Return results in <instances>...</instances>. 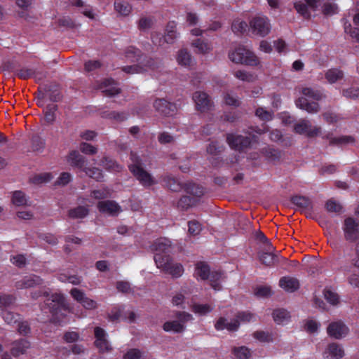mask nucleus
<instances>
[{
  "instance_id": "f257e3e1",
  "label": "nucleus",
  "mask_w": 359,
  "mask_h": 359,
  "mask_svg": "<svg viewBox=\"0 0 359 359\" xmlns=\"http://www.w3.org/2000/svg\"><path fill=\"white\" fill-rule=\"evenodd\" d=\"M45 297L44 304L41 306V309H49L51 314L50 320L58 325H62L67 321L68 313H70V309L67 304L62 293H43Z\"/></svg>"
},
{
  "instance_id": "f03ea898",
  "label": "nucleus",
  "mask_w": 359,
  "mask_h": 359,
  "mask_svg": "<svg viewBox=\"0 0 359 359\" xmlns=\"http://www.w3.org/2000/svg\"><path fill=\"white\" fill-rule=\"evenodd\" d=\"M154 259L158 269L173 278L180 277L184 272L183 266L180 263L175 262L169 255L156 253Z\"/></svg>"
},
{
  "instance_id": "7ed1b4c3",
  "label": "nucleus",
  "mask_w": 359,
  "mask_h": 359,
  "mask_svg": "<svg viewBox=\"0 0 359 359\" xmlns=\"http://www.w3.org/2000/svg\"><path fill=\"white\" fill-rule=\"evenodd\" d=\"M196 275L202 280H208L212 288L215 290H221L222 274L218 271H212L208 264L199 262L196 264Z\"/></svg>"
},
{
  "instance_id": "20e7f679",
  "label": "nucleus",
  "mask_w": 359,
  "mask_h": 359,
  "mask_svg": "<svg viewBox=\"0 0 359 359\" xmlns=\"http://www.w3.org/2000/svg\"><path fill=\"white\" fill-rule=\"evenodd\" d=\"M229 59L237 64L256 66L259 63V58L248 49L239 46L229 53Z\"/></svg>"
},
{
  "instance_id": "39448f33",
  "label": "nucleus",
  "mask_w": 359,
  "mask_h": 359,
  "mask_svg": "<svg viewBox=\"0 0 359 359\" xmlns=\"http://www.w3.org/2000/svg\"><path fill=\"white\" fill-rule=\"evenodd\" d=\"M257 136L252 135V138L241 135L228 134L226 136V141L229 146L236 150L243 151L250 147L252 140L255 141Z\"/></svg>"
},
{
  "instance_id": "423d86ee",
  "label": "nucleus",
  "mask_w": 359,
  "mask_h": 359,
  "mask_svg": "<svg viewBox=\"0 0 359 359\" xmlns=\"http://www.w3.org/2000/svg\"><path fill=\"white\" fill-rule=\"evenodd\" d=\"M156 111L162 116H173L177 113L178 109L175 103L170 102L163 98H156L153 104Z\"/></svg>"
},
{
  "instance_id": "0eeeda50",
  "label": "nucleus",
  "mask_w": 359,
  "mask_h": 359,
  "mask_svg": "<svg viewBox=\"0 0 359 359\" xmlns=\"http://www.w3.org/2000/svg\"><path fill=\"white\" fill-rule=\"evenodd\" d=\"M250 27L254 34L262 37L266 36L271 29L268 19L264 16L253 18L250 22Z\"/></svg>"
},
{
  "instance_id": "6e6552de",
  "label": "nucleus",
  "mask_w": 359,
  "mask_h": 359,
  "mask_svg": "<svg viewBox=\"0 0 359 359\" xmlns=\"http://www.w3.org/2000/svg\"><path fill=\"white\" fill-rule=\"evenodd\" d=\"M320 0H304L299 1L294 4L297 12L305 19L311 18V11H316Z\"/></svg>"
},
{
  "instance_id": "1a4fd4ad",
  "label": "nucleus",
  "mask_w": 359,
  "mask_h": 359,
  "mask_svg": "<svg viewBox=\"0 0 359 359\" xmlns=\"http://www.w3.org/2000/svg\"><path fill=\"white\" fill-rule=\"evenodd\" d=\"M294 131L300 135H306L308 137H315L320 132V127L312 126L310 121L307 120H301L294 126Z\"/></svg>"
},
{
  "instance_id": "9d476101",
  "label": "nucleus",
  "mask_w": 359,
  "mask_h": 359,
  "mask_svg": "<svg viewBox=\"0 0 359 359\" xmlns=\"http://www.w3.org/2000/svg\"><path fill=\"white\" fill-rule=\"evenodd\" d=\"M348 332V327L340 320L331 323L327 328L328 335L337 339L346 337Z\"/></svg>"
},
{
  "instance_id": "9b49d317",
  "label": "nucleus",
  "mask_w": 359,
  "mask_h": 359,
  "mask_svg": "<svg viewBox=\"0 0 359 359\" xmlns=\"http://www.w3.org/2000/svg\"><path fill=\"white\" fill-rule=\"evenodd\" d=\"M193 100L196 104V109L201 112L207 111L212 107V102L208 95L204 92H195L193 95Z\"/></svg>"
},
{
  "instance_id": "f8f14e48",
  "label": "nucleus",
  "mask_w": 359,
  "mask_h": 359,
  "mask_svg": "<svg viewBox=\"0 0 359 359\" xmlns=\"http://www.w3.org/2000/svg\"><path fill=\"white\" fill-rule=\"evenodd\" d=\"M273 247L271 243L265 246L266 251L259 252V259L264 265L271 266L279 262L278 257L272 252Z\"/></svg>"
},
{
  "instance_id": "ddd939ff",
  "label": "nucleus",
  "mask_w": 359,
  "mask_h": 359,
  "mask_svg": "<svg viewBox=\"0 0 359 359\" xmlns=\"http://www.w3.org/2000/svg\"><path fill=\"white\" fill-rule=\"evenodd\" d=\"M97 208L100 212L111 216L117 215L121 210L120 205L116 202L109 200L98 202Z\"/></svg>"
},
{
  "instance_id": "4468645a",
  "label": "nucleus",
  "mask_w": 359,
  "mask_h": 359,
  "mask_svg": "<svg viewBox=\"0 0 359 359\" xmlns=\"http://www.w3.org/2000/svg\"><path fill=\"white\" fill-rule=\"evenodd\" d=\"M345 237L346 239L351 241H355L358 238L359 231L358 229V224L351 217L345 219Z\"/></svg>"
},
{
  "instance_id": "2eb2a0df",
  "label": "nucleus",
  "mask_w": 359,
  "mask_h": 359,
  "mask_svg": "<svg viewBox=\"0 0 359 359\" xmlns=\"http://www.w3.org/2000/svg\"><path fill=\"white\" fill-rule=\"evenodd\" d=\"M67 162L74 168L82 171L86 168L88 161L85 156L80 154L78 151H72L67 156Z\"/></svg>"
},
{
  "instance_id": "dca6fc26",
  "label": "nucleus",
  "mask_w": 359,
  "mask_h": 359,
  "mask_svg": "<svg viewBox=\"0 0 359 359\" xmlns=\"http://www.w3.org/2000/svg\"><path fill=\"white\" fill-rule=\"evenodd\" d=\"M138 64L125 66L122 67V71L127 74H142L146 72V67H151L154 62L151 58H147L145 62H137Z\"/></svg>"
},
{
  "instance_id": "f3484780",
  "label": "nucleus",
  "mask_w": 359,
  "mask_h": 359,
  "mask_svg": "<svg viewBox=\"0 0 359 359\" xmlns=\"http://www.w3.org/2000/svg\"><path fill=\"white\" fill-rule=\"evenodd\" d=\"M42 284V280L36 275L25 276L21 280L16 283L18 290H28Z\"/></svg>"
},
{
  "instance_id": "a211bd4d",
  "label": "nucleus",
  "mask_w": 359,
  "mask_h": 359,
  "mask_svg": "<svg viewBox=\"0 0 359 359\" xmlns=\"http://www.w3.org/2000/svg\"><path fill=\"white\" fill-rule=\"evenodd\" d=\"M134 169L135 170H132L131 172L143 186L150 187L155 183L151 175L142 167L135 168Z\"/></svg>"
},
{
  "instance_id": "6ab92c4d",
  "label": "nucleus",
  "mask_w": 359,
  "mask_h": 359,
  "mask_svg": "<svg viewBox=\"0 0 359 359\" xmlns=\"http://www.w3.org/2000/svg\"><path fill=\"white\" fill-rule=\"evenodd\" d=\"M295 104L297 107L306 111L309 114H316L320 111V104L316 102H309L306 97H299Z\"/></svg>"
},
{
  "instance_id": "aec40b11",
  "label": "nucleus",
  "mask_w": 359,
  "mask_h": 359,
  "mask_svg": "<svg viewBox=\"0 0 359 359\" xmlns=\"http://www.w3.org/2000/svg\"><path fill=\"white\" fill-rule=\"evenodd\" d=\"M344 355L343 348L337 343H331L328 344L324 352V358L325 359H341Z\"/></svg>"
},
{
  "instance_id": "412c9836",
  "label": "nucleus",
  "mask_w": 359,
  "mask_h": 359,
  "mask_svg": "<svg viewBox=\"0 0 359 359\" xmlns=\"http://www.w3.org/2000/svg\"><path fill=\"white\" fill-rule=\"evenodd\" d=\"M29 347L30 343L28 340L25 339L15 340L12 343L11 354L13 357H18L20 355L25 354Z\"/></svg>"
},
{
  "instance_id": "4be33fe9",
  "label": "nucleus",
  "mask_w": 359,
  "mask_h": 359,
  "mask_svg": "<svg viewBox=\"0 0 359 359\" xmlns=\"http://www.w3.org/2000/svg\"><path fill=\"white\" fill-rule=\"evenodd\" d=\"M279 286L285 291L295 292L299 289L300 283L294 277L284 276L280 279Z\"/></svg>"
},
{
  "instance_id": "5701e85b",
  "label": "nucleus",
  "mask_w": 359,
  "mask_h": 359,
  "mask_svg": "<svg viewBox=\"0 0 359 359\" xmlns=\"http://www.w3.org/2000/svg\"><path fill=\"white\" fill-rule=\"evenodd\" d=\"M152 250L155 251L156 253H160L161 255H167L171 250V242L170 240L165 238H160L156 240L151 245Z\"/></svg>"
},
{
  "instance_id": "b1692460",
  "label": "nucleus",
  "mask_w": 359,
  "mask_h": 359,
  "mask_svg": "<svg viewBox=\"0 0 359 359\" xmlns=\"http://www.w3.org/2000/svg\"><path fill=\"white\" fill-rule=\"evenodd\" d=\"M125 56L130 62H145V60L148 58L144 57V60H142V57L144 56V54L140 49L134 46L127 48Z\"/></svg>"
},
{
  "instance_id": "393cba45",
  "label": "nucleus",
  "mask_w": 359,
  "mask_h": 359,
  "mask_svg": "<svg viewBox=\"0 0 359 359\" xmlns=\"http://www.w3.org/2000/svg\"><path fill=\"white\" fill-rule=\"evenodd\" d=\"M75 300L79 302L86 309H95L97 307V303L86 296V293H71Z\"/></svg>"
},
{
  "instance_id": "a878e982",
  "label": "nucleus",
  "mask_w": 359,
  "mask_h": 359,
  "mask_svg": "<svg viewBox=\"0 0 359 359\" xmlns=\"http://www.w3.org/2000/svg\"><path fill=\"white\" fill-rule=\"evenodd\" d=\"M261 153L270 162L279 161L282 156L281 151L272 147H266L262 149Z\"/></svg>"
},
{
  "instance_id": "bb28decb",
  "label": "nucleus",
  "mask_w": 359,
  "mask_h": 359,
  "mask_svg": "<svg viewBox=\"0 0 359 359\" xmlns=\"http://www.w3.org/2000/svg\"><path fill=\"white\" fill-rule=\"evenodd\" d=\"M177 61L179 65L184 67H190L194 64L192 56L187 49H181L178 51Z\"/></svg>"
},
{
  "instance_id": "cd10ccee",
  "label": "nucleus",
  "mask_w": 359,
  "mask_h": 359,
  "mask_svg": "<svg viewBox=\"0 0 359 359\" xmlns=\"http://www.w3.org/2000/svg\"><path fill=\"white\" fill-rule=\"evenodd\" d=\"M163 182L165 186L172 191H180L184 189V184H182L177 179L171 175H166L163 177Z\"/></svg>"
},
{
  "instance_id": "c85d7f7f",
  "label": "nucleus",
  "mask_w": 359,
  "mask_h": 359,
  "mask_svg": "<svg viewBox=\"0 0 359 359\" xmlns=\"http://www.w3.org/2000/svg\"><path fill=\"white\" fill-rule=\"evenodd\" d=\"M272 316L273 320L279 325L287 322L290 318V313L284 309H275Z\"/></svg>"
},
{
  "instance_id": "c756f323",
  "label": "nucleus",
  "mask_w": 359,
  "mask_h": 359,
  "mask_svg": "<svg viewBox=\"0 0 359 359\" xmlns=\"http://www.w3.org/2000/svg\"><path fill=\"white\" fill-rule=\"evenodd\" d=\"M163 328L165 332L182 333L184 331L185 326L178 320H172L165 322L163 324Z\"/></svg>"
},
{
  "instance_id": "7c9ffc66",
  "label": "nucleus",
  "mask_w": 359,
  "mask_h": 359,
  "mask_svg": "<svg viewBox=\"0 0 359 359\" xmlns=\"http://www.w3.org/2000/svg\"><path fill=\"white\" fill-rule=\"evenodd\" d=\"M89 213V210L86 206L79 205L72 208L68 211V216L72 219H82Z\"/></svg>"
},
{
  "instance_id": "2f4dec72",
  "label": "nucleus",
  "mask_w": 359,
  "mask_h": 359,
  "mask_svg": "<svg viewBox=\"0 0 359 359\" xmlns=\"http://www.w3.org/2000/svg\"><path fill=\"white\" fill-rule=\"evenodd\" d=\"M184 189L187 194L194 196V198H199L203 195V189L202 187L193 182H188L184 184Z\"/></svg>"
},
{
  "instance_id": "473e14b6",
  "label": "nucleus",
  "mask_w": 359,
  "mask_h": 359,
  "mask_svg": "<svg viewBox=\"0 0 359 359\" xmlns=\"http://www.w3.org/2000/svg\"><path fill=\"white\" fill-rule=\"evenodd\" d=\"M46 97L52 102H58L61 100L60 91L56 85L46 86Z\"/></svg>"
},
{
  "instance_id": "72a5a7b5",
  "label": "nucleus",
  "mask_w": 359,
  "mask_h": 359,
  "mask_svg": "<svg viewBox=\"0 0 359 359\" xmlns=\"http://www.w3.org/2000/svg\"><path fill=\"white\" fill-rule=\"evenodd\" d=\"M302 93L304 96L312 98L316 101H320L326 97V95L323 94L322 91L311 88H302Z\"/></svg>"
},
{
  "instance_id": "f704fd0d",
  "label": "nucleus",
  "mask_w": 359,
  "mask_h": 359,
  "mask_svg": "<svg viewBox=\"0 0 359 359\" xmlns=\"http://www.w3.org/2000/svg\"><path fill=\"white\" fill-rule=\"evenodd\" d=\"M291 201L301 209L311 208V201L309 198L301 196H295L291 198Z\"/></svg>"
},
{
  "instance_id": "c9c22d12",
  "label": "nucleus",
  "mask_w": 359,
  "mask_h": 359,
  "mask_svg": "<svg viewBox=\"0 0 359 359\" xmlns=\"http://www.w3.org/2000/svg\"><path fill=\"white\" fill-rule=\"evenodd\" d=\"M177 38L176 27L173 22L168 24L166 27V34L163 37V41L167 43H173Z\"/></svg>"
},
{
  "instance_id": "e433bc0d",
  "label": "nucleus",
  "mask_w": 359,
  "mask_h": 359,
  "mask_svg": "<svg viewBox=\"0 0 359 359\" xmlns=\"http://www.w3.org/2000/svg\"><path fill=\"white\" fill-rule=\"evenodd\" d=\"M83 172H84L87 176H88L89 177H90L97 182L103 181V178H104L103 172H102V170L99 169L98 168L86 167V168H84V170Z\"/></svg>"
},
{
  "instance_id": "4c0bfd02",
  "label": "nucleus",
  "mask_w": 359,
  "mask_h": 359,
  "mask_svg": "<svg viewBox=\"0 0 359 359\" xmlns=\"http://www.w3.org/2000/svg\"><path fill=\"white\" fill-rule=\"evenodd\" d=\"M100 165L105 170L109 171H119L121 169V167L116 161L107 156L103 157L100 160Z\"/></svg>"
},
{
  "instance_id": "58836bf2",
  "label": "nucleus",
  "mask_w": 359,
  "mask_h": 359,
  "mask_svg": "<svg viewBox=\"0 0 359 359\" xmlns=\"http://www.w3.org/2000/svg\"><path fill=\"white\" fill-rule=\"evenodd\" d=\"M2 317L4 321L8 325H15L21 320L20 316L18 313L4 310L2 311Z\"/></svg>"
},
{
  "instance_id": "ea45409f",
  "label": "nucleus",
  "mask_w": 359,
  "mask_h": 359,
  "mask_svg": "<svg viewBox=\"0 0 359 359\" xmlns=\"http://www.w3.org/2000/svg\"><path fill=\"white\" fill-rule=\"evenodd\" d=\"M343 76V72L338 69H329L325 74V78L330 83H335L338 80L341 79Z\"/></svg>"
},
{
  "instance_id": "a19ab883",
  "label": "nucleus",
  "mask_w": 359,
  "mask_h": 359,
  "mask_svg": "<svg viewBox=\"0 0 359 359\" xmlns=\"http://www.w3.org/2000/svg\"><path fill=\"white\" fill-rule=\"evenodd\" d=\"M212 309L213 308L208 304H194L191 306V311L199 316H205L211 312Z\"/></svg>"
},
{
  "instance_id": "79ce46f5",
  "label": "nucleus",
  "mask_w": 359,
  "mask_h": 359,
  "mask_svg": "<svg viewBox=\"0 0 359 359\" xmlns=\"http://www.w3.org/2000/svg\"><path fill=\"white\" fill-rule=\"evenodd\" d=\"M196 201L197 200L195 198H192L188 196H183L179 200L177 207L182 210H186L189 208L195 205Z\"/></svg>"
},
{
  "instance_id": "37998d69",
  "label": "nucleus",
  "mask_w": 359,
  "mask_h": 359,
  "mask_svg": "<svg viewBox=\"0 0 359 359\" xmlns=\"http://www.w3.org/2000/svg\"><path fill=\"white\" fill-rule=\"evenodd\" d=\"M128 114L126 112L121 111H111L105 113L104 117L108 118L109 119H113L116 121L117 122H123L128 118Z\"/></svg>"
},
{
  "instance_id": "c03bdc74",
  "label": "nucleus",
  "mask_w": 359,
  "mask_h": 359,
  "mask_svg": "<svg viewBox=\"0 0 359 359\" xmlns=\"http://www.w3.org/2000/svg\"><path fill=\"white\" fill-rule=\"evenodd\" d=\"M12 202L18 206L25 205L27 204L25 194L21 191H15L12 197Z\"/></svg>"
},
{
  "instance_id": "a18cd8bd",
  "label": "nucleus",
  "mask_w": 359,
  "mask_h": 359,
  "mask_svg": "<svg viewBox=\"0 0 359 359\" xmlns=\"http://www.w3.org/2000/svg\"><path fill=\"white\" fill-rule=\"evenodd\" d=\"M325 208L329 212L339 214L342 210V206L334 199L328 200L325 203Z\"/></svg>"
},
{
  "instance_id": "49530a36",
  "label": "nucleus",
  "mask_w": 359,
  "mask_h": 359,
  "mask_svg": "<svg viewBox=\"0 0 359 359\" xmlns=\"http://www.w3.org/2000/svg\"><path fill=\"white\" fill-rule=\"evenodd\" d=\"M233 353L238 359H248L250 356V351L246 346L235 347Z\"/></svg>"
},
{
  "instance_id": "de8ad7c7",
  "label": "nucleus",
  "mask_w": 359,
  "mask_h": 359,
  "mask_svg": "<svg viewBox=\"0 0 359 359\" xmlns=\"http://www.w3.org/2000/svg\"><path fill=\"white\" fill-rule=\"evenodd\" d=\"M192 46L197 49L196 52L198 53L204 54L210 50L209 45L199 39L194 40L192 42Z\"/></svg>"
},
{
  "instance_id": "09e8293b",
  "label": "nucleus",
  "mask_w": 359,
  "mask_h": 359,
  "mask_svg": "<svg viewBox=\"0 0 359 359\" xmlns=\"http://www.w3.org/2000/svg\"><path fill=\"white\" fill-rule=\"evenodd\" d=\"M253 337L261 342H270L273 341L272 334L262 330L255 332L253 333Z\"/></svg>"
},
{
  "instance_id": "8fccbe9b",
  "label": "nucleus",
  "mask_w": 359,
  "mask_h": 359,
  "mask_svg": "<svg viewBox=\"0 0 359 359\" xmlns=\"http://www.w3.org/2000/svg\"><path fill=\"white\" fill-rule=\"evenodd\" d=\"M247 27V23L240 20H234L231 25L232 31L237 34H243L246 30Z\"/></svg>"
},
{
  "instance_id": "3c124183",
  "label": "nucleus",
  "mask_w": 359,
  "mask_h": 359,
  "mask_svg": "<svg viewBox=\"0 0 359 359\" xmlns=\"http://www.w3.org/2000/svg\"><path fill=\"white\" fill-rule=\"evenodd\" d=\"M234 76L237 79L247 82H253L255 79L253 74L243 70H238L235 72Z\"/></svg>"
},
{
  "instance_id": "603ef678",
  "label": "nucleus",
  "mask_w": 359,
  "mask_h": 359,
  "mask_svg": "<svg viewBox=\"0 0 359 359\" xmlns=\"http://www.w3.org/2000/svg\"><path fill=\"white\" fill-rule=\"evenodd\" d=\"M153 25V19L151 18L142 17L138 21V29L140 31H145L151 28Z\"/></svg>"
},
{
  "instance_id": "864d4df0",
  "label": "nucleus",
  "mask_w": 359,
  "mask_h": 359,
  "mask_svg": "<svg viewBox=\"0 0 359 359\" xmlns=\"http://www.w3.org/2000/svg\"><path fill=\"white\" fill-rule=\"evenodd\" d=\"M255 115L259 117L261 120L264 121H269L273 118V113L265 110L262 107H258L255 111Z\"/></svg>"
},
{
  "instance_id": "5fc2aeb1",
  "label": "nucleus",
  "mask_w": 359,
  "mask_h": 359,
  "mask_svg": "<svg viewBox=\"0 0 359 359\" xmlns=\"http://www.w3.org/2000/svg\"><path fill=\"white\" fill-rule=\"evenodd\" d=\"M114 7L116 11L123 15H128L131 11V7L127 3L115 2Z\"/></svg>"
},
{
  "instance_id": "6e6d98bb",
  "label": "nucleus",
  "mask_w": 359,
  "mask_h": 359,
  "mask_svg": "<svg viewBox=\"0 0 359 359\" xmlns=\"http://www.w3.org/2000/svg\"><path fill=\"white\" fill-rule=\"evenodd\" d=\"M57 109V105L56 104H48L46 107V111L45 113V119L48 123H52L55 119V111Z\"/></svg>"
},
{
  "instance_id": "4d7b16f0",
  "label": "nucleus",
  "mask_w": 359,
  "mask_h": 359,
  "mask_svg": "<svg viewBox=\"0 0 359 359\" xmlns=\"http://www.w3.org/2000/svg\"><path fill=\"white\" fill-rule=\"evenodd\" d=\"M80 151L88 155H93L97 152V148L90 144L82 142L79 146Z\"/></svg>"
},
{
  "instance_id": "13d9d810",
  "label": "nucleus",
  "mask_w": 359,
  "mask_h": 359,
  "mask_svg": "<svg viewBox=\"0 0 359 359\" xmlns=\"http://www.w3.org/2000/svg\"><path fill=\"white\" fill-rule=\"evenodd\" d=\"M130 156L132 163L128 165V168L130 172L132 170H135V168L142 167L143 163L139 156H137L135 152L131 151Z\"/></svg>"
},
{
  "instance_id": "bf43d9fd",
  "label": "nucleus",
  "mask_w": 359,
  "mask_h": 359,
  "mask_svg": "<svg viewBox=\"0 0 359 359\" xmlns=\"http://www.w3.org/2000/svg\"><path fill=\"white\" fill-rule=\"evenodd\" d=\"M343 95L349 99H359V88L351 87L343 90Z\"/></svg>"
},
{
  "instance_id": "052dcab7",
  "label": "nucleus",
  "mask_w": 359,
  "mask_h": 359,
  "mask_svg": "<svg viewBox=\"0 0 359 359\" xmlns=\"http://www.w3.org/2000/svg\"><path fill=\"white\" fill-rule=\"evenodd\" d=\"M15 297L12 294H3L0 295V307H6L12 304Z\"/></svg>"
},
{
  "instance_id": "680f3d73",
  "label": "nucleus",
  "mask_w": 359,
  "mask_h": 359,
  "mask_svg": "<svg viewBox=\"0 0 359 359\" xmlns=\"http://www.w3.org/2000/svg\"><path fill=\"white\" fill-rule=\"evenodd\" d=\"M158 140L160 144H165L174 142L175 138L169 133L162 132L158 134Z\"/></svg>"
},
{
  "instance_id": "e2e57ef3",
  "label": "nucleus",
  "mask_w": 359,
  "mask_h": 359,
  "mask_svg": "<svg viewBox=\"0 0 359 359\" xmlns=\"http://www.w3.org/2000/svg\"><path fill=\"white\" fill-rule=\"evenodd\" d=\"M94 344L100 352H107L111 349L107 338L101 339V341L95 339Z\"/></svg>"
},
{
  "instance_id": "0e129e2a",
  "label": "nucleus",
  "mask_w": 359,
  "mask_h": 359,
  "mask_svg": "<svg viewBox=\"0 0 359 359\" xmlns=\"http://www.w3.org/2000/svg\"><path fill=\"white\" fill-rule=\"evenodd\" d=\"M18 332L20 334L26 336L30 333L31 328L27 321H20L18 323Z\"/></svg>"
},
{
  "instance_id": "69168bd1",
  "label": "nucleus",
  "mask_w": 359,
  "mask_h": 359,
  "mask_svg": "<svg viewBox=\"0 0 359 359\" xmlns=\"http://www.w3.org/2000/svg\"><path fill=\"white\" fill-rule=\"evenodd\" d=\"M44 147V144L41 138L39 136H33L32 138V149L34 151L41 150Z\"/></svg>"
},
{
  "instance_id": "338daca9",
  "label": "nucleus",
  "mask_w": 359,
  "mask_h": 359,
  "mask_svg": "<svg viewBox=\"0 0 359 359\" xmlns=\"http://www.w3.org/2000/svg\"><path fill=\"white\" fill-rule=\"evenodd\" d=\"M175 317L179 320L178 321L184 325L185 323L193 320L192 315L185 311H177L175 314Z\"/></svg>"
},
{
  "instance_id": "774afa93",
  "label": "nucleus",
  "mask_w": 359,
  "mask_h": 359,
  "mask_svg": "<svg viewBox=\"0 0 359 359\" xmlns=\"http://www.w3.org/2000/svg\"><path fill=\"white\" fill-rule=\"evenodd\" d=\"M140 358L141 351L137 348H131L123 355V359H140Z\"/></svg>"
}]
</instances>
